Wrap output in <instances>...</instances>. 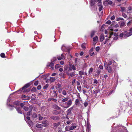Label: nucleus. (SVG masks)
<instances>
[{
  "instance_id": "nucleus-43",
  "label": "nucleus",
  "mask_w": 132,
  "mask_h": 132,
  "mask_svg": "<svg viewBox=\"0 0 132 132\" xmlns=\"http://www.w3.org/2000/svg\"><path fill=\"white\" fill-rule=\"evenodd\" d=\"M88 103L87 102H85L84 103V106L86 107L88 105Z\"/></svg>"
},
{
  "instance_id": "nucleus-12",
  "label": "nucleus",
  "mask_w": 132,
  "mask_h": 132,
  "mask_svg": "<svg viewBox=\"0 0 132 132\" xmlns=\"http://www.w3.org/2000/svg\"><path fill=\"white\" fill-rule=\"evenodd\" d=\"M105 69L108 70L109 73H111L112 71L111 66H109L108 67L106 66V68Z\"/></svg>"
},
{
  "instance_id": "nucleus-10",
  "label": "nucleus",
  "mask_w": 132,
  "mask_h": 132,
  "mask_svg": "<svg viewBox=\"0 0 132 132\" xmlns=\"http://www.w3.org/2000/svg\"><path fill=\"white\" fill-rule=\"evenodd\" d=\"M48 66H50L53 70H54V65L53 62H51V63H50L49 65H47Z\"/></svg>"
},
{
  "instance_id": "nucleus-23",
  "label": "nucleus",
  "mask_w": 132,
  "mask_h": 132,
  "mask_svg": "<svg viewBox=\"0 0 132 132\" xmlns=\"http://www.w3.org/2000/svg\"><path fill=\"white\" fill-rule=\"evenodd\" d=\"M22 98L23 100H27V99L28 98V97L24 95H23L22 96Z\"/></svg>"
},
{
  "instance_id": "nucleus-16",
  "label": "nucleus",
  "mask_w": 132,
  "mask_h": 132,
  "mask_svg": "<svg viewBox=\"0 0 132 132\" xmlns=\"http://www.w3.org/2000/svg\"><path fill=\"white\" fill-rule=\"evenodd\" d=\"M113 36L114 37L113 38V39L114 40H117L118 38V35L117 34L115 33L114 34Z\"/></svg>"
},
{
  "instance_id": "nucleus-49",
  "label": "nucleus",
  "mask_w": 132,
  "mask_h": 132,
  "mask_svg": "<svg viewBox=\"0 0 132 132\" xmlns=\"http://www.w3.org/2000/svg\"><path fill=\"white\" fill-rule=\"evenodd\" d=\"M100 48L99 47H97L96 48V50L97 51H98L99 50Z\"/></svg>"
},
{
  "instance_id": "nucleus-34",
  "label": "nucleus",
  "mask_w": 132,
  "mask_h": 132,
  "mask_svg": "<svg viewBox=\"0 0 132 132\" xmlns=\"http://www.w3.org/2000/svg\"><path fill=\"white\" fill-rule=\"evenodd\" d=\"M132 23V20L129 21L127 23V25L128 26H130L131 23Z\"/></svg>"
},
{
  "instance_id": "nucleus-46",
  "label": "nucleus",
  "mask_w": 132,
  "mask_h": 132,
  "mask_svg": "<svg viewBox=\"0 0 132 132\" xmlns=\"http://www.w3.org/2000/svg\"><path fill=\"white\" fill-rule=\"evenodd\" d=\"M48 86V85L47 84H46V85L43 88L44 89H46L47 88Z\"/></svg>"
},
{
  "instance_id": "nucleus-22",
  "label": "nucleus",
  "mask_w": 132,
  "mask_h": 132,
  "mask_svg": "<svg viewBox=\"0 0 132 132\" xmlns=\"http://www.w3.org/2000/svg\"><path fill=\"white\" fill-rule=\"evenodd\" d=\"M53 108L56 110H59L61 109V108L56 105H54L53 106Z\"/></svg>"
},
{
  "instance_id": "nucleus-20",
  "label": "nucleus",
  "mask_w": 132,
  "mask_h": 132,
  "mask_svg": "<svg viewBox=\"0 0 132 132\" xmlns=\"http://www.w3.org/2000/svg\"><path fill=\"white\" fill-rule=\"evenodd\" d=\"M36 126L37 127L39 128H42L43 126V125L41 124L37 123L36 124Z\"/></svg>"
},
{
  "instance_id": "nucleus-55",
  "label": "nucleus",
  "mask_w": 132,
  "mask_h": 132,
  "mask_svg": "<svg viewBox=\"0 0 132 132\" xmlns=\"http://www.w3.org/2000/svg\"><path fill=\"white\" fill-rule=\"evenodd\" d=\"M106 23L109 24H110L111 23V22L110 20H108L106 22Z\"/></svg>"
},
{
  "instance_id": "nucleus-5",
  "label": "nucleus",
  "mask_w": 132,
  "mask_h": 132,
  "mask_svg": "<svg viewBox=\"0 0 132 132\" xmlns=\"http://www.w3.org/2000/svg\"><path fill=\"white\" fill-rule=\"evenodd\" d=\"M98 5L99 7V10L100 11H101L103 8V6L102 5V3L101 2H98Z\"/></svg>"
},
{
  "instance_id": "nucleus-8",
  "label": "nucleus",
  "mask_w": 132,
  "mask_h": 132,
  "mask_svg": "<svg viewBox=\"0 0 132 132\" xmlns=\"http://www.w3.org/2000/svg\"><path fill=\"white\" fill-rule=\"evenodd\" d=\"M42 123L43 124V126L45 127H47L48 125V122L47 121H44Z\"/></svg>"
},
{
  "instance_id": "nucleus-6",
  "label": "nucleus",
  "mask_w": 132,
  "mask_h": 132,
  "mask_svg": "<svg viewBox=\"0 0 132 132\" xmlns=\"http://www.w3.org/2000/svg\"><path fill=\"white\" fill-rule=\"evenodd\" d=\"M66 73L67 75H70L72 77L75 76V73L74 72H72L71 73H69V70H68V71H67L66 72Z\"/></svg>"
},
{
  "instance_id": "nucleus-48",
  "label": "nucleus",
  "mask_w": 132,
  "mask_h": 132,
  "mask_svg": "<svg viewBox=\"0 0 132 132\" xmlns=\"http://www.w3.org/2000/svg\"><path fill=\"white\" fill-rule=\"evenodd\" d=\"M72 70H76V68L74 65H72Z\"/></svg>"
},
{
  "instance_id": "nucleus-24",
  "label": "nucleus",
  "mask_w": 132,
  "mask_h": 132,
  "mask_svg": "<svg viewBox=\"0 0 132 132\" xmlns=\"http://www.w3.org/2000/svg\"><path fill=\"white\" fill-rule=\"evenodd\" d=\"M61 86V85L59 83L56 86V89L60 88Z\"/></svg>"
},
{
  "instance_id": "nucleus-11",
  "label": "nucleus",
  "mask_w": 132,
  "mask_h": 132,
  "mask_svg": "<svg viewBox=\"0 0 132 132\" xmlns=\"http://www.w3.org/2000/svg\"><path fill=\"white\" fill-rule=\"evenodd\" d=\"M61 113V111H59L56 110H54L52 112V113L54 114L57 115Z\"/></svg>"
},
{
  "instance_id": "nucleus-44",
  "label": "nucleus",
  "mask_w": 132,
  "mask_h": 132,
  "mask_svg": "<svg viewBox=\"0 0 132 132\" xmlns=\"http://www.w3.org/2000/svg\"><path fill=\"white\" fill-rule=\"evenodd\" d=\"M122 16L124 18H126L127 17V15L124 13H122Z\"/></svg>"
},
{
  "instance_id": "nucleus-39",
  "label": "nucleus",
  "mask_w": 132,
  "mask_h": 132,
  "mask_svg": "<svg viewBox=\"0 0 132 132\" xmlns=\"http://www.w3.org/2000/svg\"><path fill=\"white\" fill-rule=\"evenodd\" d=\"M95 34V32L94 31H92L91 34V37H92Z\"/></svg>"
},
{
  "instance_id": "nucleus-63",
  "label": "nucleus",
  "mask_w": 132,
  "mask_h": 132,
  "mask_svg": "<svg viewBox=\"0 0 132 132\" xmlns=\"http://www.w3.org/2000/svg\"><path fill=\"white\" fill-rule=\"evenodd\" d=\"M69 128V127H65V130L66 131H68V130H69V129H68V128Z\"/></svg>"
},
{
  "instance_id": "nucleus-2",
  "label": "nucleus",
  "mask_w": 132,
  "mask_h": 132,
  "mask_svg": "<svg viewBox=\"0 0 132 132\" xmlns=\"http://www.w3.org/2000/svg\"><path fill=\"white\" fill-rule=\"evenodd\" d=\"M30 86L29 84H26L25 86L22 87V88L20 89L19 90H18V91H20L21 92H24V91H22L23 90H25L28 87Z\"/></svg>"
},
{
  "instance_id": "nucleus-50",
  "label": "nucleus",
  "mask_w": 132,
  "mask_h": 132,
  "mask_svg": "<svg viewBox=\"0 0 132 132\" xmlns=\"http://www.w3.org/2000/svg\"><path fill=\"white\" fill-rule=\"evenodd\" d=\"M38 84V81H36L34 83V85L36 86H37Z\"/></svg>"
},
{
  "instance_id": "nucleus-27",
  "label": "nucleus",
  "mask_w": 132,
  "mask_h": 132,
  "mask_svg": "<svg viewBox=\"0 0 132 132\" xmlns=\"http://www.w3.org/2000/svg\"><path fill=\"white\" fill-rule=\"evenodd\" d=\"M94 1L93 0H91L90 1V5L91 6L94 5L95 4Z\"/></svg>"
},
{
  "instance_id": "nucleus-31",
  "label": "nucleus",
  "mask_w": 132,
  "mask_h": 132,
  "mask_svg": "<svg viewBox=\"0 0 132 132\" xmlns=\"http://www.w3.org/2000/svg\"><path fill=\"white\" fill-rule=\"evenodd\" d=\"M68 99V97H67L63 99L62 100V101L63 102H64L67 101Z\"/></svg>"
},
{
  "instance_id": "nucleus-25",
  "label": "nucleus",
  "mask_w": 132,
  "mask_h": 132,
  "mask_svg": "<svg viewBox=\"0 0 132 132\" xmlns=\"http://www.w3.org/2000/svg\"><path fill=\"white\" fill-rule=\"evenodd\" d=\"M98 37L97 36L94 37L93 39V41L94 42H96L97 41Z\"/></svg>"
},
{
  "instance_id": "nucleus-30",
  "label": "nucleus",
  "mask_w": 132,
  "mask_h": 132,
  "mask_svg": "<svg viewBox=\"0 0 132 132\" xmlns=\"http://www.w3.org/2000/svg\"><path fill=\"white\" fill-rule=\"evenodd\" d=\"M51 100H52V101L55 100L56 101V99H54L53 98H49L48 100V101H51Z\"/></svg>"
},
{
  "instance_id": "nucleus-42",
  "label": "nucleus",
  "mask_w": 132,
  "mask_h": 132,
  "mask_svg": "<svg viewBox=\"0 0 132 132\" xmlns=\"http://www.w3.org/2000/svg\"><path fill=\"white\" fill-rule=\"evenodd\" d=\"M57 89L58 90L59 92V93H61V92L62 90V88H58Z\"/></svg>"
},
{
  "instance_id": "nucleus-40",
  "label": "nucleus",
  "mask_w": 132,
  "mask_h": 132,
  "mask_svg": "<svg viewBox=\"0 0 132 132\" xmlns=\"http://www.w3.org/2000/svg\"><path fill=\"white\" fill-rule=\"evenodd\" d=\"M120 20H123L124 19H123V18H118L117 19V21H119Z\"/></svg>"
},
{
  "instance_id": "nucleus-9",
  "label": "nucleus",
  "mask_w": 132,
  "mask_h": 132,
  "mask_svg": "<svg viewBox=\"0 0 132 132\" xmlns=\"http://www.w3.org/2000/svg\"><path fill=\"white\" fill-rule=\"evenodd\" d=\"M132 35V32H129L128 33H127L125 34L124 37L126 38L128 37H129L131 35Z\"/></svg>"
},
{
  "instance_id": "nucleus-53",
  "label": "nucleus",
  "mask_w": 132,
  "mask_h": 132,
  "mask_svg": "<svg viewBox=\"0 0 132 132\" xmlns=\"http://www.w3.org/2000/svg\"><path fill=\"white\" fill-rule=\"evenodd\" d=\"M113 35V32H110L109 38L111 37V36L112 35Z\"/></svg>"
},
{
  "instance_id": "nucleus-33",
  "label": "nucleus",
  "mask_w": 132,
  "mask_h": 132,
  "mask_svg": "<svg viewBox=\"0 0 132 132\" xmlns=\"http://www.w3.org/2000/svg\"><path fill=\"white\" fill-rule=\"evenodd\" d=\"M79 75L81 76L84 74V72L82 71H79Z\"/></svg>"
},
{
  "instance_id": "nucleus-45",
  "label": "nucleus",
  "mask_w": 132,
  "mask_h": 132,
  "mask_svg": "<svg viewBox=\"0 0 132 132\" xmlns=\"http://www.w3.org/2000/svg\"><path fill=\"white\" fill-rule=\"evenodd\" d=\"M67 69H68V67L67 65H65L64 67V70L66 72L67 71H68L67 70Z\"/></svg>"
},
{
  "instance_id": "nucleus-1",
  "label": "nucleus",
  "mask_w": 132,
  "mask_h": 132,
  "mask_svg": "<svg viewBox=\"0 0 132 132\" xmlns=\"http://www.w3.org/2000/svg\"><path fill=\"white\" fill-rule=\"evenodd\" d=\"M72 101L71 99L69 100L68 102H65L63 104L64 108H67L70 107L72 104Z\"/></svg>"
},
{
  "instance_id": "nucleus-4",
  "label": "nucleus",
  "mask_w": 132,
  "mask_h": 132,
  "mask_svg": "<svg viewBox=\"0 0 132 132\" xmlns=\"http://www.w3.org/2000/svg\"><path fill=\"white\" fill-rule=\"evenodd\" d=\"M76 127L77 126L75 124L72 123L71 125V126L69 128V130H73L76 128Z\"/></svg>"
},
{
  "instance_id": "nucleus-26",
  "label": "nucleus",
  "mask_w": 132,
  "mask_h": 132,
  "mask_svg": "<svg viewBox=\"0 0 132 132\" xmlns=\"http://www.w3.org/2000/svg\"><path fill=\"white\" fill-rule=\"evenodd\" d=\"M50 80L51 82H53L55 80V79L54 77H50Z\"/></svg>"
},
{
  "instance_id": "nucleus-14",
  "label": "nucleus",
  "mask_w": 132,
  "mask_h": 132,
  "mask_svg": "<svg viewBox=\"0 0 132 132\" xmlns=\"http://www.w3.org/2000/svg\"><path fill=\"white\" fill-rule=\"evenodd\" d=\"M12 98L10 97H9L8 99H7V105L9 106H10L11 107L13 106L12 105H11L9 103V102H10V101L11 100Z\"/></svg>"
},
{
  "instance_id": "nucleus-41",
  "label": "nucleus",
  "mask_w": 132,
  "mask_h": 132,
  "mask_svg": "<svg viewBox=\"0 0 132 132\" xmlns=\"http://www.w3.org/2000/svg\"><path fill=\"white\" fill-rule=\"evenodd\" d=\"M23 109L25 111H27L28 109V107L24 106L23 107Z\"/></svg>"
},
{
  "instance_id": "nucleus-52",
  "label": "nucleus",
  "mask_w": 132,
  "mask_h": 132,
  "mask_svg": "<svg viewBox=\"0 0 132 132\" xmlns=\"http://www.w3.org/2000/svg\"><path fill=\"white\" fill-rule=\"evenodd\" d=\"M93 47H92L89 51V53H91V52H92L93 51Z\"/></svg>"
},
{
  "instance_id": "nucleus-35",
  "label": "nucleus",
  "mask_w": 132,
  "mask_h": 132,
  "mask_svg": "<svg viewBox=\"0 0 132 132\" xmlns=\"http://www.w3.org/2000/svg\"><path fill=\"white\" fill-rule=\"evenodd\" d=\"M68 69H69V70H70V71H72V65H71L70 64L69 65V66L68 67Z\"/></svg>"
},
{
  "instance_id": "nucleus-58",
  "label": "nucleus",
  "mask_w": 132,
  "mask_h": 132,
  "mask_svg": "<svg viewBox=\"0 0 132 132\" xmlns=\"http://www.w3.org/2000/svg\"><path fill=\"white\" fill-rule=\"evenodd\" d=\"M94 2H98H98H101V0H94Z\"/></svg>"
},
{
  "instance_id": "nucleus-37",
  "label": "nucleus",
  "mask_w": 132,
  "mask_h": 132,
  "mask_svg": "<svg viewBox=\"0 0 132 132\" xmlns=\"http://www.w3.org/2000/svg\"><path fill=\"white\" fill-rule=\"evenodd\" d=\"M62 94L64 95H66L67 94V93L65 90H63L62 92Z\"/></svg>"
},
{
  "instance_id": "nucleus-64",
  "label": "nucleus",
  "mask_w": 132,
  "mask_h": 132,
  "mask_svg": "<svg viewBox=\"0 0 132 132\" xmlns=\"http://www.w3.org/2000/svg\"><path fill=\"white\" fill-rule=\"evenodd\" d=\"M64 62L63 61H61L60 62V63L61 65H63L64 64Z\"/></svg>"
},
{
  "instance_id": "nucleus-60",
  "label": "nucleus",
  "mask_w": 132,
  "mask_h": 132,
  "mask_svg": "<svg viewBox=\"0 0 132 132\" xmlns=\"http://www.w3.org/2000/svg\"><path fill=\"white\" fill-rule=\"evenodd\" d=\"M43 117H42L40 116V115H39V119L40 120L42 119Z\"/></svg>"
},
{
  "instance_id": "nucleus-3",
  "label": "nucleus",
  "mask_w": 132,
  "mask_h": 132,
  "mask_svg": "<svg viewBox=\"0 0 132 132\" xmlns=\"http://www.w3.org/2000/svg\"><path fill=\"white\" fill-rule=\"evenodd\" d=\"M112 61H111L109 60L108 62V63L106 62H105L104 63V65L105 68H106L107 66H108V65H110L112 64Z\"/></svg>"
},
{
  "instance_id": "nucleus-57",
  "label": "nucleus",
  "mask_w": 132,
  "mask_h": 132,
  "mask_svg": "<svg viewBox=\"0 0 132 132\" xmlns=\"http://www.w3.org/2000/svg\"><path fill=\"white\" fill-rule=\"evenodd\" d=\"M99 68L101 69H103V67L102 65H100L99 66Z\"/></svg>"
},
{
  "instance_id": "nucleus-36",
  "label": "nucleus",
  "mask_w": 132,
  "mask_h": 132,
  "mask_svg": "<svg viewBox=\"0 0 132 132\" xmlns=\"http://www.w3.org/2000/svg\"><path fill=\"white\" fill-rule=\"evenodd\" d=\"M60 67V65L59 64H56L55 66V69H57Z\"/></svg>"
},
{
  "instance_id": "nucleus-7",
  "label": "nucleus",
  "mask_w": 132,
  "mask_h": 132,
  "mask_svg": "<svg viewBox=\"0 0 132 132\" xmlns=\"http://www.w3.org/2000/svg\"><path fill=\"white\" fill-rule=\"evenodd\" d=\"M51 118L55 120H58L59 119V117L57 116H52L51 117Z\"/></svg>"
},
{
  "instance_id": "nucleus-54",
  "label": "nucleus",
  "mask_w": 132,
  "mask_h": 132,
  "mask_svg": "<svg viewBox=\"0 0 132 132\" xmlns=\"http://www.w3.org/2000/svg\"><path fill=\"white\" fill-rule=\"evenodd\" d=\"M31 113V111H29L27 113V115L30 116Z\"/></svg>"
},
{
  "instance_id": "nucleus-59",
  "label": "nucleus",
  "mask_w": 132,
  "mask_h": 132,
  "mask_svg": "<svg viewBox=\"0 0 132 132\" xmlns=\"http://www.w3.org/2000/svg\"><path fill=\"white\" fill-rule=\"evenodd\" d=\"M121 11H123L125 9V8L124 7H121Z\"/></svg>"
},
{
  "instance_id": "nucleus-13",
  "label": "nucleus",
  "mask_w": 132,
  "mask_h": 132,
  "mask_svg": "<svg viewBox=\"0 0 132 132\" xmlns=\"http://www.w3.org/2000/svg\"><path fill=\"white\" fill-rule=\"evenodd\" d=\"M80 103L79 100L78 99H76V100L75 101V104L76 105L78 106H79Z\"/></svg>"
},
{
  "instance_id": "nucleus-18",
  "label": "nucleus",
  "mask_w": 132,
  "mask_h": 132,
  "mask_svg": "<svg viewBox=\"0 0 132 132\" xmlns=\"http://www.w3.org/2000/svg\"><path fill=\"white\" fill-rule=\"evenodd\" d=\"M60 124V123L58 122L57 123H54L53 125V126L55 128H56Z\"/></svg>"
},
{
  "instance_id": "nucleus-51",
  "label": "nucleus",
  "mask_w": 132,
  "mask_h": 132,
  "mask_svg": "<svg viewBox=\"0 0 132 132\" xmlns=\"http://www.w3.org/2000/svg\"><path fill=\"white\" fill-rule=\"evenodd\" d=\"M115 18V17L113 15L111 17V20H114V19Z\"/></svg>"
},
{
  "instance_id": "nucleus-62",
  "label": "nucleus",
  "mask_w": 132,
  "mask_h": 132,
  "mask_svg": "<svg viewBox=\"0 0 132 132\" xmlns=\"http://www.w3.org/2000/svg\"><path fill=\"white\" fill-rule=\"evenodd\" d=\"M97 73H98V75H99L101 71L100 70H97Z\"/></svg>"
},
{
  "instance_id": "nucleus-61",
  "label": "nucleus",
  "mask_w": 132,
  "mask_h": 132,
  "mask_svg": "<svg viewBox=\"0 0 132 132\" xmlns=\"http://www.w3.org/2000/svg\"><path fill=\"white\" fill-rule=\"evenodd\" d=\"M123 36V34L122 33H121L120 34L119 36L120 37H122Z\"/></svg>"
},
{
  "instance_id": "nucleus-17",
  "label": "nucleus",
  "mask_w": 132,
  "mask_h": 132,
  "mask_svg": "<svg viewBox=\"0 0 132 132\" xmlns=\"http://www.w3.org/2000/svg\"><path fill=\"white\" fill-rule=\"evenodd\" d=\"M57 59L59 60H61L63 59H64V55L63 54H62L61 55V56H60L57 57Z\"/></svg>"
},
{
  "instance_id": "nucleus-21",
  "label": "nucleus",
  "mask_w": 132,
  "mask_h": 132,
  "mask_svg": "<svg viewBox=\"0 0 132 132\" xmlns=\"http://www.w3.org/2000/svg\"><path fill=\"white\" fill-rule=\"evenodd\" d=\"M16 110L19 113L22 114V111L21 110L20 108H16Z\"/></svg>"
},
{
  "instance_id": "nucleus-15",
  "label": "nucleus",
  "mask_w": 132,
  "mask_h": 132,
  "mask_svg": "<svg viewBox=\"0 0 132 132\" xmlns=\"http://www.w3.org/2000/svg\"><path fill=\"white\" fill-rule=\"evenodd\" d=\"M73 108V107H72L70 108L67 111V115H70L71 114V111L72 110Z\"/></svg>"
},
{
  "instance_id": "nucleus-38",
  "label": "nucleus",
  "mask_w": 132,
  "mask_h": 132,
  "mask_svg": "<svg viewBox=\"0 0 132 132\" xmlns=\"http://www.w3.org/2000/svg\"><path fill=\"white\" fill-rule=\"evenodd\" d=\"M1 57L3 58L5 57V55L4 53H2L1 54Z\"/></svg>"
},
{
  "instance_id": "nucleus-19",
  "label": "nucleus",
  "mask_w": 132,
  "mask_h": 132,
  "mask_svg": "<svg viewBox=\"0 0 132 132\" xmlns=\"http://www.w3.org/2000/svg\"><path fill=\"white\" fill-rule=\"evenodd\" d=\"M86 43H84L82 44L81 45V47L83 49L85 50L86 48Z\"/></svg>"
},
{
  "instance_id": "nucleus-56",
  "label": "nucleus",
  "mask_w": 132,
  "mask_h": 132,
  "mask_svg": "<svg viewBox=\"0 0 132 132\" xmlns=\"http://www.w3.org/2000/svg\"><path fill=\"white\" fill-rule=\"evenodd\" d=\"M41 86L40 85H39L37 87V89L38 90H39L41 89Z\"/></svg>"
},
{
  "instance_id": "nucleus-47",
  "label": "nucleus",
  "mask_w": 132,
  "mask_h": 132,
  "mask_svg": "<svg viewBox=\"0 0 132 132\" xmlns=\"http://www.w3.org/2000/svg\"><path fill=\"white\" fill-rule=\"evenodd\" d=\"M56 60V59L55 57H54L53 58V59H52L51 60V62H55V61Z\"/></svg>"
},
{
  "instance_id": "nucleus-32",
  "label": "nucleus",
  "mask_w": 132,
  "mask_h": 132,
  "mask_svg": "<svg viewBox=\"0 0 132 132\" xmlns=\"http://www.w3.org/2000/svg\"><path fill=\"white\" fill-rule=\"evenodd\" d=\"M93 68H90L88 71V73L89 74L91 73L93 71Z\"/></svg>"
},
{
  "instance_id": "nucleus-28",
  "label": "nucleus",
  "mask_w": 132,
  "mask_h": 132,
  "mask_svg": "<svg viewBox=\"0 0 132 132\" xmlns=\"http://www.w3.org/2000/svg\"><path fill=\"white\" fill-rule=\"evenodd\" d=\"M104 39V36L103 35L101 34L100 36V40L101 41H102Z\"/></svg>"
},
{
  "instance_id": "nucleus-29",
  "label": "nucleus",
  "mask_w": 132,
  "mask_h": 132,
  "mask_svg": "<svg viewBox=\"0 0 132 132\" xmlns=\"http://www.w3.org/2000/svg\"><path fill=\"white\" fill-rule=\"evenodd\" d=\"M125 23L123 22H122L120 24V26L121 27L124 26H125Z\"/></svg>"
}]
</instances>
